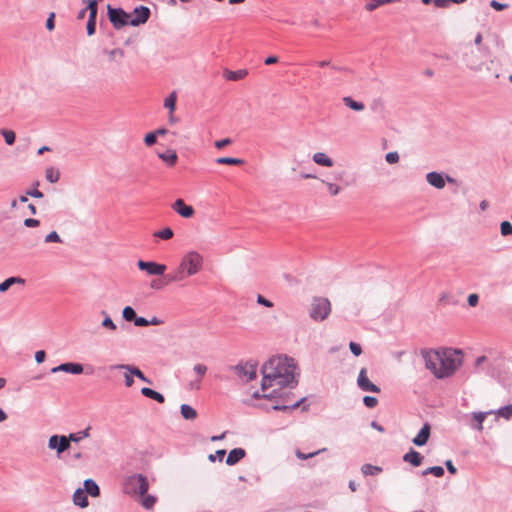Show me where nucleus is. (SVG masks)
<instances>
[{"label":"nucleus","mask_w":512,"mask_h":512,"mask_svg":"<svg viewBox=\"0 0 512 512\" xmlns=\"http://www.w3.org/2000/svg\"><path fill=\"white\" fill-rule=\"evenodd\" d=\"M296 364L293 358L277 356L270 358L261 369L263 374L261 382L262 394L258 391L253 393L254 398H265L271 401L270 408L273 410L290 412L298 408L305 398L291 401L292 395L287 388L291 389L297 385ZM267 410L269 407H265Z\"/></svg>","instance_id":"f257e3e1"},{"label":"nucleus","mask_w":512,"mask_h":512,"mask_svg":"<svg viewBox=\"0 0 512 512\" xmlns=\"http://www.w3.org/2000/svg\"><path fill=\"white\" fill-rule=\"evenodd\" d=\"M426 368L437 378L448 377L461 365V351L445 349L428 351L423 354Z\"/></svg>","instance_id":"f03ea898"},{"label":"nucleus","mask_w":512,"mask_h":512,"mask_svg":"<svg viewBox=\"0 0 512 512\" xmlns=\"http://www.w3.org/2000/svg\"><path fill=\"white\" fill-rule=\"evenodd\" d=\"M203 267V257L196 251L185 253L177 268L166 275V283H179L196 275Z\"/></svg>","instance_id":"7ed1b4c3"},{"label":"nucleus","mask_w":512,"mask_h":512,"mask_svg":"<svg viewBox=\"0 0 512 512\" xmlns=\"http://www.w3.org/2000/svg\"><path fill=\"white\" fill-rule=\"evenodd\" d=\"M149 490V482L143 474L127 476L123 482V491L131 496L146 494Z\"/></svg>","instance_id":"20e7f679"},{"label":"nucleus","mask_w":512,"mask_h":512,"mask_svg":"<svg viewBox=\"0 0 512 512\" xmlns=\"http://www.w3.org/2000/svg\"><path fill=\"white\" fill-rule=\"evenodd\" d=\"M331 310V303L328 298L315 296L311 300L309 316L316 322H322L329 317Z\"/></svg>","instance_id":"39448f33"},{"label":"nucleus","mask_w":512,"mask_h":512,"mask_svg":"<svg viewBox=\"0 0 512 512\" xmlns=\"http://www.w3.org/2000/svg\"><path fill=\"white\" fill-rule=\"evenodd\" d=\"M108 17L115 29L130 25L131 15L122 8H113L107 5Z\"/></svg>","instance_id":"423d86ee"},{"label":"nucleus","mask_w":512,"mask_h":512,"mask_svg":"<svg viewBox=\"0 0 512 512\" xmlns=\"http://www.w3.org/2000/svg\"><path fill=\"white\" fill-rule=\"evenodd\" d=\"M233 369L237 376L245 382L255 379L257 375V364L253 362L240 363Z\"/></svg>","instance_id":"0eeeda50"},{"label":"nucleus","mask_w":512,"mask_h":512,"mask_svg":"<svg viewBox=\"0 0 512 512\" xmlns=\"http://www.w3.org/2000/svg\"><path fill=\"white\" fill-rule=\"evenodd\" d=\"M343 176V171L333 172L330 174V177L327 176L326 178H321L319 180L322 184L326 186L330 196H337L341 191V187L338 184V182L343 179Z\"/></svg>","instance_id":"6e6552de"},{"label":"nucleus","mask_w":512,"mask_h":512,"mask_svg":"<svg viewBox=\"0 0 512 512\" xmlns=\"http://www.w3.org/2000/svg\"><path fill=\"white\" fill-rule=\"evenodd\" d=\"M71 446V440L69 436L65 435H52L48 440V447L51 450H56L57 454L60 455Z\"/></svg>","instance_id":"1a4fd4ad"},{"label":"nucleus","mask_w":512,"mask_h":512,"mask_svg":"<svg viewBox=\"0 0 512 512\" xmlns=\"http://www.w3.org/2000/svg\"><path fill=\"white\" fill-rule=\"evenodd\" d=\"M137 266L140 270L145 271L149 275H163L166 270V265L153 261L139 260Z\"/></svg>","instance_id":"9d476101"},{"label":"nucleus","mask_w":512,"mask_h":512,"mask_svg":"<svg viewBox=\"0 0 512 512\" xmlns=\"http://www.w3.org/2000/svg\"><path fill=\"white\" fill-rule=\"evenodd\" d=\"M134 17L130 20L131 26H139L141 24H144L148 21L150 17V9L146 6H137L133 10Z\"/></svg>","instance_id":"9b49d317"},{"label":"nucleus","mask_w":512,"mask_h":512,"mask_svg":"<svg viewBox=\"0 0 512 512\" xmlns=\"http://www.w3.org/2000/svg\"><path fill=\"white\" fill-rule=\"evenodd\" d=\"M426 180L431 186H433L436 189H443L445 187L446 180L448 182H453V179L450 176L447 175L445 177L443 173L435 171L429 172L426 175Z\"/></svg>","instance_id":"f8f14e48"},{"label":"nucleus","mask_w":512,"mask_h":512,"mask_svg":"<svg viewBox=\"0 0 512 512\" xmlns=\"http://www.w3.org/2000/svg\"><path fill=\"white\" fill-rule=\"evenodd\" d=\"M357 384L359 388L363 391H369L374 393H379L381 391L380 387L370 382L367 377V371L365 368L361 369L357 378Z\"/></svg>","instance_id":"ddd939ff"},{"label":"nucleus","mask_w":512,"mask_h":512,"mask_svg":"<svg viewBox=\"0 0 512 512\" xmlns=\"http://www.w3.org/2000/svg\"><path fill=\"white\" fill-rule=\"evenodd\" d=\"M83 371H84L83 365L80 363H75V362L62 363V364L51 369L52 373L65 372V373H70V374H74V375L81 374V373H83Z\"/></svg>","instance_id":"4468645a"},{"label":"nucleus","mask_w":512,"mask_h":512,"mask_svg":"<svg viewBox=\"0 0 512 512\" xmlns=\"http://www.w3.org/2000/svg\"><path fill=\"white\" fill-rule=\"evenodd\" d=\"M171 208L183 218H191L195 213L194 208L187 205L184 200L180 198L173 202Z\"/></svg>","instance_id":"2eb2a0df"},{"label":"nucleus","mask_w":512,"mask_h":512,"mask_svg":"<svg viewBox=\"0 0 512 512\" xmlns=\"http://www.w3.org/2000/svg\"><path fill=\"white\" fill-rule=\"evenodd\" d=\"M494 411H486V412H472L469 414L472 421L470 422V426L472 429L481 432L483 430V422L485 421L488 415L493 414Z\"/></svg>","instance_id":"dca6fc26"},{"label":"nucleus","mask_w":512,"mask_h":512,"mask_svg":"<svg viewBox=\"0 0 512 512\" xmlns=\"http://www.w3.org/2000/svg\"><path fill=\"white\" fill-rule=\"evenodd\" d=\"M431 433V426L429 423H425L418 434L412 439V443L416 446H424L430 437Z\"/></svg>","instance_id":"f3484780"},{"label":"nucleus","mask_w":512,"mask_h":512,"mask_svg":"<svg viewBox=\"0 0 512 512\" xmlns=\"http://www.w3.org/2000/svg\"><path fill=\"white\" fill-rule=\"evenodd\" d=\"M424 457L416 450L410 449L403 455V461L411 464L413 467H418L422 464Z\"/></svg>","instance_id":"a211bd4d"},{"label":"nucleus","mask_w":512,"mask_h":512,"mask_svg":"<svg viewBox=\"0 0 512 512\" xmlns=\"http://www.w3.org/2000/svg\"><path fill=\"white\" fill-rule=\"evenodd\" d=\"M114 368L115 369H124L127 372H129L131 375L136 376L137 378L142 380L143 382L151 383V381L143 374V372L139 368H137L133 365L118 364V365L114 366Z\"/></svg>","instance_id":"6ab92c4d"},{"label":"nucleus","mask_w":512,"mask_h":512,"mask_svg":"<svg viewBox=\"0 0 512 512\" xmlns=\"http://www.w3.org/2000/svg\"><path fill=\"white\" fill-rule=\"evenodd\" d=\"M246 455V452L242 448H234L232 449L226 458V464L229 466H233L242 460Z\"/></svg>","instance_id":"aec40b11"},{"label":"nucleus","mask_w":512,"mask_h":512,"mask_svg":"<svg viewBox=\"0 0 512 512\" xmlns=\"http://www.w3.org/2000/svg\"><path fill=\"white\" fill-rule=\"evenodd\" d=\"M248 75V71L246 69L239 70H225L223 76L228 81H238L244 79Z\"/></svg>","instance_id":"412c9836"},{"label":"nucleus","mask_w":512,"mask_h":512,"mask_svg":"<svg viewBox=\"0 0 512 512\" xmlns=\"http://www.w3.org/2000/svg\"><path fill=\"white\" fill-rule=\"evenodd\" d=\"M73 503L76 506L85 508L88 506V498L86 492L82 488H78L73 494Z\"/></svg>","instance_id":"4be33fe9"},{"label":"nucleus","mask_w":512,"mask_h":512,"mask_svg":"<svg viewBox=\"0 0 512 512\" xmlns=\"http://www.w3.org/2000/svg\"><path fill=\"white\" fill-rule=\"evenodd\" d=\"M313 161L316 164L324 167H331L333 165L332 159L326 153L323 152L315 153L313 155Z\"/></svg>","instance_id":"5701e85b"},{"label":"nucleus","mask_w":512,"mask_h":512,"mask_svg":"<svg viewBox=\"0 0 512 512\" xmlns=\"http://www.w3.org/2000/svg\"><path fill=\"white\" fill-rule=\"evenodd\" d=\"M86 494H89L92 497H97L100 494V489L97 483L92 479H87L84 481V489Z\"/></svg>","instance_id":"b1692460"},{"label":"nucleus","mask_w":512,"mask_h":512,"mask_svg":"<svg viewBox=\"0 0 512 512\" xmlns=\"http://www.w3.org/2000/svg\"><path fill=\"white\" fill-rule=\"evenodd\" d=\"M342 101H343L344 105L347 106L348 108H350L351 110L360 112L365 109V105L363 102L356 101L350 96L343 97Z\"/></svg>","instance_id":"393cba45"},{"label":"nucleus","mask_w":512,"mask_h":512,"mask_svg":"<svg viewBox=\"0 0 512 512\" xmlns=\"http://www.w3.org/2000/svg\"><path fill=\"white\" fill-rule=\"evenodd\" d=\"M158 157L168 166H174L178 159V156L174 150H168L167 152L159 153Z\"/></svg>","instance_id":"a878e982"},{"label":"nucleus","mask_w":512,"mask_h":512,"mask_svg":"<svg viewBox=\"0 0 512 512\" xmlns=\"http://www.w3.org/2000/svg\"><path fill=\"white\" fill-rule=\"evenodd\" d=\"M180 413L186 420H194L197 417V411L188 404H182L180 407Z\"/></svg>","instance_id":"bb28decb"},{"label":"nucleus","mask_w":512,"mask_h":512,"mask_svg":"<svg viewBox=\"0 0 512 512\" xmlns=\"http://www.w3.org/2000/svg\"><path fill=\"white\" fill-rule=\"evenodd\" d=\"M141 393L145 397L151 398V399L157 401L158 403H163L165 400L164 396L161 393H159L151 388H148V387H143L141 389Z\"/></svg>","instance_id":"cd10ccee"},{"label":"nucleus","mask_w":512,"mask_h":512,"mask_svg":"<svg viewBox=\"0 0 512 512\" xmlns=\"http://www.w3.org/2000/svg\"><path fill=\"white\" fill-rule=\"evenodd\" d=\"M140 496V504L145 509H152L157 502V498L154 495L142 494Z\"/></svg>","instance_id":"c85d7f7f"},{"label":"nucleus","mask_w":512,"mask_h":512,"mask_svg":"<svg viewBox=\"0 0 512 512\" xmlns=\"http://www.w3.org/2000/svg\"><path fill=\"white\" fill-rule=\"evenodd\" d=\"M90 430H91V427L88 426L87 428H85L84 430H81V431H78V432H75V433H70L68 436H69V439L71 440V442H80L81 440L87 438L90 436Z\"/></svg>","instance_id":"c756f323"},{"label":"nucleus","mask_w":512,"mask_h":512,"mask_svg":"<svg viewBox=\"0 0 512 512\" xmlns=\"http://www.w3.org/2000/svg\"><path fill=\"white\" fill-rule=\"evenodd\" d=\"M24 279L20 277H9L2 283H0V292L7 291L13 284H23Z\"/></svg>","instance_id":"7c9ffc66"},{"label":"nucleus","mask_w":512,"mask_h":512,"mask_svg":"<svg viewBox=\"0 0 512 512\" xmlns=\"http://www.w3.org/2000/svg\"><path fill=\"white\" fill-rule=\"evenodd\" d=\"M495 415L498 417L504 418L505 420H509L512 418V404L500 407L497 410H493Z\"/></svg>","instance_id":"2f4dec72"},{"label":"nucleus","mask_w":512,"mask_h":512,"mask_svg":"<svg viewBox=\"0 0 512 512\" xmlns=\"http://www.w3.org/2000/svg\"><path fill=\"white\" fill-rule=\"evenodd\" d=\"M361 471L365 476H373L382 472V468L379 466H374L372 464H364L361 467Z\"/></svg>","instance_id":"473e14b6"},{"label":"nucleus","mask_w":512,"mask_h":512,"mask_svg":"<svg viewBox=\"0 0 512 512\" xmlns=\"http://www.w3.org/2000/svg\"><path fill=\"white\" fill-rule=\"evenodd\" d=\"M102 315H104V319L101 323V326L104 328V329H107L109 331H116L117 330V325L113 322V320L111 319V317L107 314L106 311H102L101 312Z\"/></svg>","instance_id":"72a5a7b5"},{"label":"nucleus","mask_w":512,"mask_h":512,"mask_svg":"<svg viewBox=\"0 0 512 512\" xmlns=\"http://www.w3.org/2000/svg\"><path fill=\"white\" fill-rule=\"evenodd\" d=\"M393 1L394 0H367V2L365 4V9L367 11L371 12V11H374L375 9H377L379 6H382L387 3H391Z\"/></svg>","instance_id":"f704fd0d"},{"label":"nucleus","mask_w":512,"mask_h":512,"mask_svg":"<svg viewBox=\"0 0 512 512\" xmlns=\"http://www.w3.org/2000/svg\"><path fill=\"white\" fill-rule=\"evenodd\" d=\"M216 163L224 165H242L244 163V160L233 157H219L216 159Z\"/></svg>","instance_id":"c9c22d12"},{"label":"nucleus","mask_w":512,"mask_h":512,"mask_svg":"<svg viewBox=\"0 0 512 512\" xmlns=\"http://www.w3.org/2000/svg\"><path fill=\"white\" fill-rule=\"evenodd\" d=\"M177 94L173 91L168 97L164 100V107L169 109V113L174 112L176 106Z\"/></svg>","instance_id":"e433bc0d"},{"label":"nucleus","mask_w":512,"mask_h":512,"mask_svg":"<svg viewBox=\"0 0 512 512\" xmlns=\"http://www.w3.org/2000/svg\"><path fill=\"white\" fill-rule=\"evenodd\" d=\"M432 474L435 477H442L444 475V469L441 466H432L422 471V475Z\"/></svg>","instance_id":"4c0bfd02"},{"label":"nucleus","mask_w":512,"mask_h":512,"mask_svg":"<svg viewBox=\"0 0 512 512\" xmlns=\"http://www.w3.org/2000/svg\"><path fill=\"white\" fill-rule=\"evenodd\" d=\"M45 175H46V179L50 183H56V182H58V180L60 178L59 171L55 170L53 167L47 168L46 172H45Z\"/></svg>","instance_id":"58836bf2"},{"label":"nucleus","mask_w":512,"mask_h":512,"mask_svg":"<svg viewBox=\"0 0 512 512\" xmlns=\"http://www.w3.org/2000/svg\"><path fill=\"white\" fill-rule=\"evenodd\" d=\"M136 312L135 310L131 307V306H126L124 307L123 311H122V317L124 320L126 321H133L135 320L136 318Z\"/></svg>","instance_id":"ea45409f"},{"label":"nucleus","mask_w":512,"mask_h":512,"mask_svg":"<svg viewBox=\"0 0 512 512\" xmlns=\"http://www.w3.org/2000/svg\"><path fill=\"white\" fill-rule=\"evenodd\" d=\"M1 135L4 137L7 145H13L15 142V133L12 130L1 129Z\"/></svg>","instance_id":"a19ab883"},{"label":"nucleus","mask_w":512,"mask_h":512,"mask_svg":"<svg viewBox=\"0 0 512 512\" xmlns=\"http://www.w3.org/2000/svg\"><path fill=\"white\" fill-rule=\"evenodd\" d=\"M98 1L99 0H87L88 2V5H87V11H89V17H97V13H98Z\"/></svg>","instance_id":"79ce46f5"},{"label":"nucleus","mask_w":512,"mask_h":512,"mask_svg":"<svg viewBox=\"0 0 512 512\" xmlns=\"http://www.w3.org/2000/svg\"><path fill=\"white\" fill-rule=\"evenodd\" d=\"M466 0H433V3L438 8H445L449 6L451 3L461 4L464 3Z\"/></svg>","instance_id":"37998d69"},{"label":"nucleus","mask_w":512,"mask_h":512,"mask_svg":"<svg viewBox=\"0 0 512 512\" xmlns=\"http://www.w3.org/2000/svg\"><path fill=\"white\" fill-rule=\"evenodd\" d=\"M174 233L172 231L171 228L167 227V228H164L158 232L155 233V236L156 237H159L163 240H168V239H171L173 237Z\"/></svg>","instance_id":"c03bdc74"},{"label":"nucleus","mask_w":512,"mask_h":512,"mask_svg":"<svg viewBox=\"0 0 512 512\" xmlns=\"http://www.w3.org/2000/svg\"><path fill=\"white\" fill-rule=\"evenodd\" d=\"M87 34L89 36L93 35L96 31V17L92 16V17H88V22H87Z\"/></svg>","instance_id":"a18cd8bd"},{"label":"nucleus","mask_w":512,"mask_h":512,"mask_svg":"<svg viewBox=\"0 0 512 512\" xmlns=\"http://www.w3.org/2000/svg\"><path fill=\"white\" fill-rule=\"evenodd\" d=\"M500 229L503 236L512 234V224L509 221H503L500 225Z\"/></svg>","instance_id":"49530a36"},{"label":"nucleus","mask_w":512,"mask_h":512,"mask_svg":"<svg viewBox=\"0 0 512 512\" xmlns=\"http://www.w3.org/2000/svg\"><path fill=\"white\" fill-rule=\"evenodd\" d=\"M45 242H47V243H51V242L61 243L62 240H61L60 236L58 235V233L56 231H52L48 235H46Z\"/></svg>","instance_id":"de8ad7c7"},{"label":"nucleus","mask_w":512,"mask_h":512,"mask_svg":"<svg viewBox=\"0 0 512 512\" xmlns=\"http://www.w3.org/2000/svg\"><path fill=\"white\" fill-rule=\"evenodd\" d=\"M363 403L368 408H374L378 404V400L372 396H365L363 398Z\"/></svg>","instance_id":"09e8293b"},{"label":"nucleus","mask_w":512,"mask_h":512,"mask_svg":"<svg viewBox=\"0 0 512 512\" xmlns=\"http://www.w3.org/2000/svg\"><path fill=\"white\" fill-rule=\"evenodd\" d=\"M169 283H166V280L163 281L161 279H153L150 283V287L154 290H160L162 289L165 285H168Z\"/></svg>","instance_id":"8fccbe9b"},{"label":"nucleus","mask_w":512,"mask_h":512,"mask_svg":"<svg viewBox=\"0 0 512 512\" xmlns=\"http://www.w3.org/2000/svg\"><path fill=\"white\" fill-rule=\"evenodd\" d=\"M156 140H157V135L155 132H150L148 134L145 135V138H144V143L147 145V146H152L153 144L156 143Z\"/></svg>","instance_id":"3c124183"},{"label":"nucleus","mask_w":512,"mask_h":512,"mask_svg":"<svg viewBox=\"0 0 512 512\" xmlns=\"http://www.w3.org/2000/svg\"><path fill=\"white\" fill-rule=\"evenodd\" d=\"M325 449H321V450H318L316 452H312V453H308V454H305L301 451H296V456L299 458V459H302V460H305V459H309V458H312L313 456L319 454L320 452L324 451Z\"/></svg>","instance_id":"603ef678"},{"label":"nucleus","mask_w":512,"mask_h":512,"mask_svg":"<svg viewBox=\"0 0 512 512\" xmlns=\"http://www.w3.org/2000/svg\"><path fill=\"white\" fill-rule=\"evenodd\" d=\"M385 159L390 164L397 163L399 161V154L397 152H389L386 154Z\"/></svg>","instance_id":"864d4df0"},{"label":"nucleus","mask_w":512,"mask_h":512,"mask_svg":"<svg viewBox=\"0 0 512 512\" xmlns=\"http://www.w3.org/2000/svg\"><path fill=\"white\" fill-rule=\"evenodd\" d=\"M349 348H350V351L352 352V354L355 356H359L362 353V348H361L360 344H358L356 342H350Z\"/></svg>","instance_id":"5fc2aeb1"},{"label":"nucleus","mask_w":512,"mask_h":512,"mask_svg":"<svg viewBox=\"0 0 512 512\" xmlns=\"http://www.w3.org/2000/svg\"><path fill=\"white\" fill-rule=\"evenodd\" d=\"M225 454H226L225 450H217L215 454L209 455V460L211 462H214L216 459L221 461L223 459V457L225 456Z\"/></svg>","instance_id":"6e6d98bb"},{"label":"nucleus","mask_w":512,"mask_h":512,"mask_svg":"<svg viewBox=\"0 0 512 512\" xmlns=\"http://www.w3.org/2000/svg\"><path fill=\"white\" fill-rule=\"evenodd\" d=\"M231 143H232V141L230 138H224V139L215 141L214 145L217 149H222L225 146L230 145Z\"/></svg>","instance_id":"4d7b16f0"},{"label":"nucleus","mask_w":512,"mask_h":512,"mask_svg":"<svg viewBox=\"0 0 512 512\" xmlns=\"http://www.w3.org/2000/svg\"><path fill=\"white\" fill-rule=\"evenodd\" d=\"M108 55H109V58L110 60H114L115 57H123L124 56V51L122 49H119V48H116V49H112L108 52Z\"/></svg>","instance_id":"13d9d810"},{"label":"nucleus","mask_w":512,"mask_h":512,"mask_svg":"<svg viewBox=\"0 0 512 512\" xmlns=\"http://www.w3.org/2000/svg\"><path fill=\"white\" fill-rule=\"evenodd\" d=\"M490 6H491L493 9L497 10V11H501V10L506 9V8L508 7V4H503V3H500V2H498V1H496V0H492V1L490 2Z\"/></svg>","instance_id":"bf43d9fd"},{"label":"nucleus","mask_w":512,"mask_h":512,"mask_svg":"<svg viewBox=\"0 0 512 512\" xmlns=\"http://www.w3.org/2000/svg\"><path fill=\"white\" fill-rule=\"evenodd\" d=\"M257 303L265 307H273V303L270 300L263 297L262 295L257 296Z\"/></svg>","instance_id":"052dcab7"},{"label":"nucleus","mask_w":512,"mask_h":512,"mask_svg":"<svg viewBox=\"0 0 512 512\" xmlns=\"http://www.w3.org/2000/svg\"><path fill=\"white\" fill-rule=\"evenodd\" d=\"M45 358H46L45 351H43V350L36 351V353H35V361L38 364H41L42 362H44Z\"/></svg>","instance_id":"680f3d73"},{"label":"nucleus","mask_w":512,"mask_h":512,"mask_svg":"<svg viewBox=\"0 0 512 512\" xmlns=\"http://www.w3.org/2000/svg\"><path fill=\"white\" fill-rule=\"evenodd\" d=\"M194 371L200 376L202 377L206 371H207V367L203 364H196L194 366Z\"/></svg>","instance_id":"e2e57ef3"},{"label":"nucleus","mask_w":512,"mask_h":512,"mask_svg":"<svg viewBox=\"0 0 512 512\" xmlns=\"http://www.w3.org/2000/svg\"><path fill=\"white\" fill-rule=\"evenodd\" d=\"M39 223H40L39 220L34 219V218H27L24 220V225L29 228L37 227L39 225Z\"/></svg>","instance_id":"0e129e2a"},{"label":"nucleus","mask_w":512,"mask_h":512,"mask_svg":"<svg viewBox=\"0 0 512 512\" xmlns=\"http://www.w3.org/2000/svg\"><path fill=\"white\" fill-rule=\"evenodd\" d=\"M134 325L138 327L148 326V319L144 317H137L134 320Z\"/></svg>","instance_id":"69168bd1"},{"label":"nucleus","mask_w":512,"mask_h":512,"mask_svg":"<svg viewBox=\"0 0 512 512\" xmlns=\"http://www.w3.org/2000/svg\"><path fill=\"white\" fill-rule=\"evenodd\" d=\"M468 304L471 306V307H475L477 304H478V301H479V297L477 294H470L468 296Z\"/></svg>","instance_id":"338daca9"},{"label":"nucleus","mask_w":512,"mask_h":512,"mask_svg":"<svg viewBox=\"0 0 512 512\" xmlns=\"http://www.w3.org/2000/svg\"><path fill=\"white\" fill-rule=\"evenodd\" d=\"M27 195L34 197V198H42L44 195L43 193L38 189H32L27 191Z\"/></svg>","instance_id":"774afa93"}]
</instances>
